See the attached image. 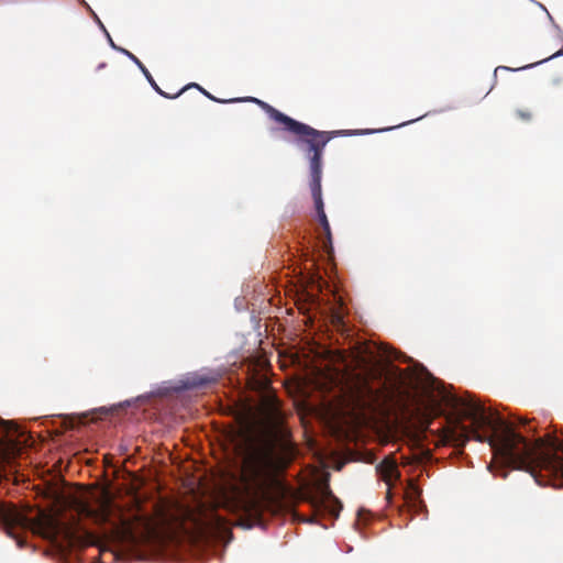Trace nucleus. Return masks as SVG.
<instances>
[{"instance_id": "obj_16", "label": "nucleus", "mask_w": 563, "mask_h": 563, "mask_svg": "<svg viewBox=\"0 0 563 563\" xmlns=\"http://www.w3.org/2000/svg\"><path fill=\"white\" fill-rule=\"evenodd\" d=\"M562 55H563V47H562L560 51H558L556 53H554V54L551 56V58H554V57H558V56H562Z\"/></svg>"}, {"instance_id": "obj_1", "label": "nucleus", "mask_w": 563, "mask_h": 563, "mask_svg": "<svg viewBox=\"0 0 563 563\" xmlns=\"http://www.w3.org/2000/svg\"><path fill=\"white\" fill-rule=\"evenodd\" d=\"M455 419L448 437L464 445L470 439L488 442L505 465L523 470L540 486L563 487V440L550 433L529 440L511 423L474 399H452Z\"/></svg>"}, {"instance_id": "obj_12", "label": "nucleus", "mask_w": 563, "mask_h": 563, "mask_svg": "<svg viewBox=\"0 0 563 563\" xmlns=\"http://www.w3.org/2000/svg\"><path fill=\"white\" fill-rule=\"evenodd\" d=\"M322 501L332 499L335 504H339V500L332 495V492L329 486H324L322 489Z\"/></svg>"}, {"instance_id": "obj_9", "label": "nucleus", "mask_w": 563, "mask_h": 563, "mask_svg": "<svg viewBox=\"0 0 563 563\" xmlns=\"http://www.w3.org/2000/svg\"><path fill=\"white\" fill-rule=\"evenodd\" d=\"M120 51L125 54L132 62H134L137 67L141 69V73L144 74V76L146 77V79L148 80V82L152 85V87L163 97L165 98H169V99H174V98H177L181 91H178L177 93L175 95H168L166 92H164L159 87L158 85L155 82V80L153 79L151 73L147 70V68L143 65V63L134 55L132 54L131 52L124 49V48H120Z\"/></svg>"}, {"instance_id": "obj_14", "label": "nucleus", "mask_w": 563, "mask_h": 563, "mask_svg": "<svg viewBox=\"0 0 563 563\" xmlns=\"http://www.w3.org/2000/svg\"><path fill=\"white\" fill-rule=\"evenodd\" d=\"M190 87H195V88H198L203 95H206L209 99L213 100V101H217V102H222L221 100L214 98L213 96H211L208 91H206L203 88H201L199 85L197 84H191L185 88H183L180 91L183 92L184 90H186L187 88H190Z\"/></svg>"}, {"instance_id": "obj_8", "label": "nucleus", "mask_w": 563, "mask_h": 563, "mask_svg": "<svg viewBox=\"0 0 563 563\" xmlns=\"http://www.w3.org/2000/svg\"><path fill=\"white\" fill-rule=\"evenodd\" d=\"M311 196L314 202V208L317 211V217L320 225L323 231H329L330 223L328 221L327 214L324 212V205L322 200V189L321 184L310 185Z\"/></svg>"}, {"instance_id": "obj_17", "label": "nucleus", "mask_w": 563, "mask_h": 563, "mask_svg": "<svg viewBox=\"0 0 563 563\" xmlns=\"http://www.w3.org/2000/svg\"><path fill=\"white\" fill-rule=\"evenodd\" d=\"M217 525H219V526H222V525H223V521H222V519H221V518H217Z\"/></svg>"}, {"instance_id": "obj_2", "label": "nucleus", "mask_w": 563, "mask_h": 563, "mask_svg": "<svg viewBox=\"0 0 563 563\" xmlns=\"http://www.w3.org/2000/svg\"><path fill=\"white\" fill-rule=\"evenodd\" d=\"M243 442L240 484L250 498L247 508L251 510L257 506V496L267 488L282 468L283 460L276 450L275 440L269 434L256 435L246 430Z\"/></svg>"}, {"instance_id": "obj_19", "label": "nucleus", "mask_w": 563, "mask_h": 563, "mask_svg": "<svg viewBox=\"0 0 563 563\" xmlns=\"http://www.w3.org/2000/svg\"><path fill=\"white\" fill-rule=\"evenodd\" d=\"M110 43H111V46L115 47L114 43L112 42V40L110 38Z\"/></svg>"}, {"instance_id": "obj_4", "label": "nucleus", "mask_w": 563, "mask_h": 563, "mask_svg": "<svg viewBox=\"0 0 563 563\" xmlns=\"http://www.w3.org/2000/svg\"><path fill=\"white\" fill-rule=\"evenodd\" d=\"M354 369L361 373H353L352 382L346 387L344 402L352 411L364 413L365 411H377L386 400L385 391L371 385L368 375L374 362V354L367 347L353 355Z\"/></svg>"}, {"instance_id": "obj_11", "label": "nucleus", "mask_w": 563, "mask_h": 563, "mask_svg": "<svg viewBox=\"0 0 563 563\" xmlns=\"http://www.w3.org/2000/svg\"><path fill=\"white\" fill-rule=\"evenodd\" d=\"M517 117L522 121H530L532 119V112L529 109H519L516 111Z\"/></svg>"}, {"instance_id": "obj_18", "label": "nucleus", "mask_w": 563, "mask_h": 563, "mask_svg": "<svg viewBox=\"0 0 563 563\" xmlns=\"http://www.w3.org/2000/svg\"><path fill=\"white\" fill-rule=\"evenodd\" d=\"M520 423H521V424H523V426H526V424L528 423V421H527V420L521 419V420H520Z\"/></svg>"}, {"instance_id": "obj_3", "label": "nucleus", "mask_w": 563, "mask_h": 563, "mask_svg": "<svg viewBox=\"0 0 563 563\" xmlns=\"http://www.w3.org/2000/svg\"><path fill=\"white\" fill-rule=\"evenodd\" d=\"M233 101H249L256 103L273 121L282 124L284 130L296 137V144L303 151L309 159L310 184H321L323 151L333 132L319 131L306 123L299 122L280 112L269 103L255 97L234 99Z\"/></svg>"}, {"instance_id": "obj_5", "label": "nucleus", "mask_w": 563, "mask_h": 563, "mask_svg": "<svg viewBox=\"0 0 563 563\" xmlns=\"http://www.w3.org/2000/svg\"><path fill=\"white\" fill-rule=\"evenodd\" d=\"M0 527L22 548L24 540L16 531H40L43 528V520L27 517L12 503L0 501Z\"/></svg>"}, {"instance_id": "obj_6", "label": "nucleus", "mask_w": 563, "mask_h": 563, "mask_svg": "<svg viewBox=\"0 0 563 563\" xmlns=\"http://www.w3.org/2000/svg\"><path fill=\"white\" fill-rule=\"evenodd\" d=\"M249 385L253 390L261 394L260 410L262 416L267 421L277 420L279 417V402L275 395L269 390V380L265 376H252L249 379Z\"/></svg>"}, {"instance_id": "obj_7", "label": "nucleus", "mask_w": 563, "mask_h": 563, "mask_svg": "<svg viewBox=\"0 0 563 563\" xmlns=\"http://www.w3.org/2000/svg\"><path fill=\"white\" fill-rule=\"evenodd\" d=\"M376 471L380 478L388 485L387 496L389 497L391 484L400 477L397 463L394 459L386 457L376 466Z\"/></svg>"}, {"instance_id": "obj_10", "label": "nucleus", "mask_w": 563, "mask_h": 563, "mask_svg": "<svg viewBox=\"0 0 563 563\" xmlns=\"http://www.w3.org/2000/svg\"><path fill=\"white\" fill-rule=\"evenodd\" d=\"M324 233V241H323V247L328 254L332 252V232L331 228H329V231H323Z\"/></svg>"}, {"instance_id": "obj_15", "label": "nucleus", "mask_w": 563, "mask_h": 563, "mask_svg": "<svg viewBox=\"0 0 563 563\" xmlns=\"http://www.w3.org/2000/svg\"><path fill=\"white\" fill-rule=\"evenodd\" d=\"M213 379H210L208 377H199L198 380H195L191 386L198 387V386H205L212 382Z\"/></svg>"}, {"instance_id": "obj_13", "label": "nucleus", "mask_w": 563, "mask_h": 563, "mask_svg": "<svg viewBox=\"0 0 563 563\" xmlns=\"http://www.w3.org/2000/svg\"><path fill=\"white\" fill-rule=\"evenodd\" d=\"M190 87H195V88H198L203 95H206L209 99L213 100V101H217V102H222L221 100L214 98L213 96H211L208 91H206L203 88H201L199 85L197 84H191L185 88H183L180 91L183 92L184 90H186L187 88H190Z\"/></svg>"}]
</instances>
